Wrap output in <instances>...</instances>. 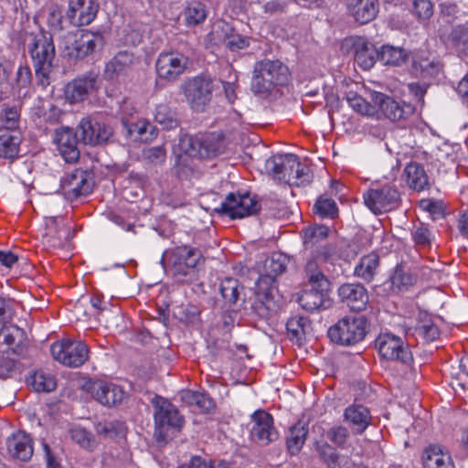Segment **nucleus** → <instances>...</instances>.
<instances>
[{
  "instance_id": "57",
  "label": "nucleus",
  "mask_w": 468,
  "mask_h": 468,
  "mask_svg": "<svg viewBox=\"0 0 468 468\" xmlns=\"http://www.w3.org/2000/svg\"><path fill=\"white\" fill-rule=\"evenodd\" d=\"M95 431L105 438H112L122 434L123 427L120 422H98L95 424Z\"/></svg>"
},
{
  "instance_id": "38",
  "label": "nucleus",
  "mask_w": 468,
  "mask_h": 468,
  "mask_svg": "<svg viewBox=\"0 0 468 468\" xmlns=\"http://www.w3.org/2000/svg\"><path fill=\"white\" fill-rule=\"evenodd\" d=\"M379 267V256L375 252L365 255L355 268V274L366 282H370Z\"/></svg>"
},
{
  "instance_id": "42",
  "label": "nucleus",
  "mask_w": 468,
  "mask_h": 468,
  "mask_svg": "<svg viewBox=\"0 0 468 468\" xmlns=\"http://www.w3.org/2000/svg\"><path fill=\"white\" fill-rule=\"evenodd\" d=\"M378 59L385 65L399 66L406 61L407 52L401 48L384 45L378 51Z\"/></svg>"
},
{
  "instance_id": "32",
  "label": "nucleus",
  "mask_w": 468,
  "mask_h": 468,
  "mask_svg": "<svg viewBox=\"0 0 468 468\" xmlns=\"http://www.w3.org/2000/svg\"><path fill=\"white\" fill-rule=\"evenodd\" d=\"M73 43L70 41L69 44ZM78 59L84 58L92 54L97 48H102L104 44L103 37L99 33L84 31L80 35L77 34Z\"/></svg>"
},
{
  "instance_id": "8",
  "label": "nucleus",
  "mask_w": 468,
  "mask_h": 468,
  "mask_svg": "<svg viewBox=\"0 0 468 468\" xmlns=\"http://www.w3.org/2000/svg\"><path fill=\"white\" fill-rule=\"evenodd\" d=\"M152 404L154 409V435L158 441H166L170 431H178L182 428L184 419L176 406L160 396H154Z\"/></svg>"
},
{
  "instance_id": "18",
  "label": "nucleus",
  "mask_w": 468,
  "mask_h": 468,
  "mask_svg": "<svg viewBox=\"0 0 468 468\" xmlns=\"http://www.w3.org/2000/svg\"><path fill=\"white\" fill-rule=\"evenodd\" d=\"M188 144L185 152L189 156L199 158H211L222 153L224 145L219 136L209 134L202 138H187L182 140V144Z\"/></svg>"
},
{
  "instance_id": "34",
  "label": "nucleus",
  "mask_w": 468,
  "mask_h": 468,
  "mask_svg": "<svg viewBox=\"0 0 468 468\" xmlns=\"http://www.w3.org/2000/svg\"><path fill=\"white\" fill-rule=\"evenodd\" d=\"M408 186L418 192L428 189L429 178L422 167L418 163L412 162L407 165L404 169Z\"/></svg>"
},
{
  "instance_id": "23",
  "label": "nucleus",
  "mask_w": 468,
  "mask_h": 468,
  "mask_svg": "<svg viewBox=\"0 0 468 468\" xmlns=\"http://www.w3.org/2000/svg\"><path fill=\"white\" fill-rule=\"evenodd\" d=\"M60 190L63 196L72 201L90 191L87 182V175L83 170L76 169L67 174L60 183Z\"/></svg>"
},
{
  "instance_id": "10",
  "label": "nucleus",
  "mask_w": 468,
  "mask_h": 468,
  "mask_svg": "<svg viewBox=\"0 0 468 468\" xmlns=\"http://www.w3.org/2000/svg\"><path fill=\"white\" fill-rule=\"evenodd\" d=\"M367 333V320L364 316H346L328 329L331 341L342 346L359 343Z\"/></svg>"
},
{
  "instance_id": "49",
  "label": "nucleus",
  "mask_w": 468,
  "mask_h": 468,
  "mask_svg": "<svg viewBox=\"0 0 468 468\" xmlns=\"http://www.w3.org/2000/svg\"><path fill=\"white\" fill-rule=\"evenodd\" d=\"M411 237L415 245L421 249L429 248L433 240L430 229L422 222L415 224L411 229Z\"/></svg>"
},
{
  "instance_id": "9",
  "label": "nucleus",
  "mask_w": 468,
  "mask_h": 468,
  "mask_svg": "<svg viewBox=\"0 0 468 468\" xmlns=\"http://www.w3.org/2000/svg\"><path fill=\"white\" fill-rule=\"evenodd\" d=\"M168 271L179 281L191 280L203 256L198 249L186 245L175 248L166 258Z\"/></svg>"
},
{
  "instance_id": "63",
  "label": "nucleus",
  "mask_w": 468,
  "mask_h": 468,
  "mask_svg": "<svg viewBox=\"0 0 468 468\" xmlns=\"http://www.w3.org/2000/svg\"><path fill=\"white\" fill-rule=\"evenodd\" d=\"M31 71L28 67L20 66L16 72V83L19 87H26L30 83Z\"/></svg>"
},
{
  "instance_id": "55",
  "label": "nucleus",
  "mask_w": 468,
  "mask_h": 468,
  "mask_svg": "<svg viewBox=\"0 0 468 468\" xmlns=\"http://www.w3.org/2000/svg\"><path fill=\"white\" fill-rule=\"evenodd\" d=\"M143 158L153 165H162L166 158V151L163 145L150 146L143 150Z\"/></svg>"
},
{
  "instance_id": "37",
  "label": "nucleus",
  "mask_w": 468,
  "mask_h": 468,
  "mask_svg": "<svg viewBox=\"0 0 468 468\" xmlns=\"http://www.w3.org/2000/svg\"><path fill=\"white\" fill-rule=\"evenodd\" d=\"M127 134L134 141L150 142L156 137L155 128L147 121L141 120L136 122L128 123L123 122Z\"/></svg>"
},
{
  "instance_id": "61",
  "label": "nucleus",
  "mask_w": 468,
  "mask_h": 468,
  "mask_svg": "<svg viewBox=\"0 0 468 468\" xmlns=\"http://www.w3.org/2000/svg\"><path fill=\"white\" fill-rule=\"evenodd\" d=\"M178 468H213L210 460L204 459L200 456H193L189 463L180 465Z\"/></svg>"
},
{
  "instance_id": "20",
  "label": "nucleus",
  "mask_w": 468,
  "mask_h": 468,
  "mask_svg": "<svg viewBox=\"0 0 468 468\" xmlns=\"http://www.w3.org/2000/svg\"><path fill=\"white\" fill-rule=\"evenodd\" d=\"M251 419L254 422L250 430L253 441L260 445L266 446L278 439L279 434L273 427V419L270 413L257 410L252 414Z\"/></svg>"
},
{
  "instance_id": "52",
  "label": "nucleus",
  "mask_w": 468,
  "mask_h": 468,
  "mask_svg": "<svg viewBox=\"0 0 468 468\" xmlns=\"http://www.w3.org/2000/svg\"><path fill=\"white\" fill-rule=\"evenodd\" d=\"M390 282L393 288L401 291L407 290L409 286L412 285L414 278L409 271H406L403 267L397 266L390 277Z\"/></svg>"
},
{
  "instance_id": "45",
  "label": "nucleus",
  "mask_w": 468,
  "mask_h": 468,
  "mask_svg": "<svg viewBox=\"0 0 468 468\" xmlns=\"http://www.w3.org/2000/svg\"><path fill=\"white\" fill-rule=\"evenodd\" d=\"M207 15L206 5L197 1L188 3L184 12L185 20L188 26H196L202 23L206 19Z\"/></svg>"
},
{
  "instance_id": "39",
  "label": "nucleus",
  "mask_w": 468,
  "mask_h": 468,
  "mask_svg": "<svg viewBox=\"0 0 468 468\" xmlns=\"http://www.w3.org/2000/svg\"><path fill=\"white\" fill-rule=\"evenodd\" d=\"M154 121L165 130H172L178 126L177 113L166 103H160L156 106Z\"/></svg>"
},
{
  "instance_id": "46",
  "label": "nucleus",
  "mask_w": 468,
  "mask_h": 468,
  "mask_svg": "<svg viewBox=\"0 0 468 468\" xmlns=\"http://www.w3.org/2000/svg\"><path fill=\"white\" fill-rule=\"evenodd\" d=\"M310 327V322L306 317L295 315L286 323V329L292 339L301 340Z\"/></svg>"
},
{
  "instance_id": "60",
  "label": "nucleus",
  "mask_w": 468,
  "mask_h": 468,
  "mask_svg": "<svg viewBox=\"0 0 468 468\" xmlns=\"http://www.w3.org/2000/svg\"><path fill=\"white\" fill-rule=\"evenodd\" d=\"M16 363L14 359L9 357H0V378L5 379L12 377L13 372L16 370Z\"/></svg>"
},
{
  "instance_id": "13",
  "label": "nucleus",
  "mask_w": 468,
  "mask_h": 468,
  "mask_svg": "<svg viewBox=\"0 0 468 468\" xmlns=\"http://www.w3.org/2000/svg\"><path fill=\"white\" fill-rule=\"evenodd\" d=\"M190 59L179 52H162L155 62L157 79L166 83L176 81L188 68Z\"/></svg>"
},
{
  "instance_id": "28",
  "label": "nucleus",
  "mask_w": 468,
  "mask_h": 468,
  "mask_svg": "<svg viewBox=\"0 0 468 468\" xmlns=\"http://www.w3.org/2000/svg\"><path fill=\"white\" fill-rule=\"evenodd\" d=\"M97 77L89 74L83 78H79L68 83L65 88V97L71 103L83 101L90 90L95 88Z\"/></svg>"
},
{
  "instance_id": "47",
  "label": "nucleus",
  "mask_w": 468,
  "mask_h": 468,
  "mask_svg": "<svg viewBox=\"0 0 468 468\" xmlns=\"http://www.w3.org/2000/svg\"><path fill=\"white\" fill-rule=\"evenodd\" d=\"M30 384L37 392H50L57 387L55 378L43 371L35 372L31 377Z\"/></svg>"
},
{
  "instance_id": "4",
  "label": "nucleus",
  "mask_w": 468,
  "mask_h": 468,
  "mask_svg": "<svg viewBox=\"0 0 468 468\" xmlns=\"http://www.w3.org/2000/svg\"><path fill=\"white\" fill-rule=\"evenodd\" d=\"M303 245L311 255L308 261H314L319 267L325 270L335 268V262L340 258V250L337 243L321 244L329 234V228L324 225H314L303 230Z\"/></svg>"
},
{
  "instance_id": "19",
  "label": "nucleus",
  "mask_w": 468,
  "mask_h": 468,
  "mask_svg": "<svg viewBox=\"0 0 468 468\" xmlns=\"http://www.w3.org/2000/svg\"><path fill=\"white\" fill-rule=\"evenodd\" d=\"M371 100L377 105V109L380 110L388 119L393 122L408 118L414 111L411 104L397 101L381 92H373Z\"/></svg>"
},
{
  "instance_id": "11",
  "label": "nucleus",
  "mask_w": 468,
  "mask_h": 468,
  "mask_svg": "<svg viewBox=\"0 0 468 468\" xmlns=\"http://www.w3.org/2000/svg\"><path fill=\"white\" fill-rule=\"evenodd\" d=\"M363 199L366 207L375 215L396 209L401 201L398 188L390 185L369 188L363 194Z\"/></svg>"
},
{
  "instance_id": "59",
  "label": "nucleus",
  "mask_w": 468,
  "mask_h": 468,
  "mask_svg": "<svg viewBox=\"0 0 468 468\" xmlns=\"http://www.w3.org/2000/svg\"><path fill=\"white\" fill-rule=\"evenodd\" d=\"M413 12L419 18L427 19L432 15V5L429 0H410Z\"/></svg>"
},
{
  "instance_id": "2",
  "label": "nucleus",
  "mask_w": 468,
  "mask_h": 468,
  "mask_svg": "<svg viewBox=\"0 0 468 468\" xmlns=\"http://www.w3.org/2000/svg\"><path fill=\"white\" fill-rule=\"evenodd\" d=\"M289 263V258L282 253H273L267 258L263 263V274L259 278V290L257 301L253 303V309L261 316L268 314L270 311L274 310L276 304L274 302L272 283L275 278L286 271Z\"/></svg>"
},
{
  "instance_id": "54",
  "label": "nucleus",
  "mask_w": 468,
  "mask_h": 468,
  "mask_svg": "<svg viewBox=\"0 0 468 468\" xmlns=\"http://www.w3.org/2000/svg\"><path fill=\"white\" fill-rule=\"evenodd\" d=\"M185 399L190 403L197 405L201 410L210 412L215 408L214 400L207 394L199 392H186Z\"/></svg>"
},
{
  "instance_id": "31",
  "label": "nucleus",
  "mask_w": 468,
  "mask_h": 468,
  "mask_svg": "<svg viewBox=\"0 0 468 468\" xmlns=\"http://www.w3.org/2000/svg\"><path fill=\"white\" fill-rule=\"evenodd\" d=\"M134 56L128 50L118 52L105 66V74L110 79L127 75L133 68Z\"/></svg>"
},
{
  "instance_id": "56",
  "label": "nucleus",
  "mask_w": 468,
  "mask_h": 468,
  "mask_svg": "<svg viewBox=\"0 0 468 468\" xmlns=\"http://www.w3.org/2000/svg\"><path fill=\"white\" fill-rule=\"evenodd\" d=\"M70 41H77V34L67 32L61 37L60 43L58 45L59 49L61 50L64 57H67L70 59H78V46L74 42L69 44Z\"/></svg>"
},
{
  "instance_id": "48",
  "label": "nucleus",
  "mask_w": 468,
  "mask_h": 468,
  "mask_svg": "<svg viewBox=\"0 0 468 468\" xmlns=\"http://www.w3.org/2000/svg\"><path fill=\"white\" fill-rule=\"evenodd\" d=\"M346 100L351 108L360 114L373 116L377 112V105L367 102L364 98L356 92H348Z\"/></svg>"
},
{
  "instance_id": "6",
  "label": "nucleus",
  "mask_w": 468,
  "mask_h": 468,
  "mask_svg": "<svg viewBox=\"0 0 468 468\" xmlns=\"http://www.w3.org/2000/svg\"><path fill=\"white\" fill-rule=\"evenodd\" d=\"M290 71L280 60L263 59L255 63L251 80V90L267 97L278 86L288 83Z\"/></svg>"
},
{
  "instance_id": "21",
  "label": "nucleus",
  "mask_w": 468,
  "mask_h": 468,
  "mask_svg": "<svg viewBox=\"0 0 468 468\" xmlns=\"http://www.w3.org/2000/svg\"><path fill=\"white\" fill-rule=\"evenodd\" d=\"M98 10L97 0H69L68 16L73 26H87L94 20Z\"/></svg>"
},
{
  "instance_id": "43",
  "label": "nucleus",
  "mask_w": 468,
  "mask_h": 468,
  "mask_svg": "<svg viewBox=\"0 0 468 468\" xmlns=\"http://www.w3.org/2000/svg\"><path fill=\"white\" fill-rule=\"evenodd\" d=\"M18 137L8 130L0 131V157L13 158L18 153Z\"/></svg>"
},
{
  "instance_id": "26",
  "label": "nucleus",
  "mask_w": 468,
  "mask_h": 468,
  "mask_svg": "<svg viewBox=\"0 0 468 468\" xmlns=\"http://www.w3.org/2000/svg\"><path fill=\"white\" fill-rule=\"evenodd\" d=\"M24 332L17 326H4L0 330V352L23 355L26 346L23 344Z\"/></svg>"
},
{
  "instance_id": "12",
  "label": "nucleus",
  "mask_w": 468,
  "mask_h": 468,
  "mask_svg": "<svg viewBox=\"0 0 468 468\" xmlns=\"http://www.w3.org/2000/svg\"><path fill=\"white\" fill-rule=\"evenodd\" d=\"M51 355L55 360L69 367H79L89 357L88 346L80 341L63 339L51 346Z\"/></svg>"
},
{
  "instance_id": "50",
  "label": "nucleus",
  "mask_w": 468,
  "mask_h": 468,
  "mask_svg": "<svg viewBox=\"0 0 468 468\" xmlns=\"http://www.w3.org/2000/svg\"><path fill=\"white\" fill-rule=\"evenodd\" d=\"M69 433L72 441L83 449L91 451L97 445L94 436L84 428L74 427L70 429Z\"/></svg>"
},
{
  "instance_id": "44",
  "label": "nucleus",
  "mask_w": 468,
  "mask_h": 468,
  "mask_svg": "<svg viewBox=\"0 0 468 468\" xmlns=\"http://www.w3.org/2000/svg\"><path fill=\"white\" fill-rule=\"evenodd\" d=\"M422 315L424 318L414 326V334L428 342L436 340L440 335L438 326L426 314Z\"/></svg>"
},
{
  "instance_id": "24",
  "label": "nucleus",
  "mask_w": 468,
  "mask_h": 468,
  "mask_svg": "<svg viewBox=\"0 0 468 468\" xmlns=\"http://www.w3.org/2000/svg\"><path fill=\"white\" fill-rule=\"evenodd\" d=\"M6 449L12 458L27 462L34 452L33 440L25 431L15 432L6 439Z\"/></svg>"
},
{
  "instance_id": "62",
  "label": "nucleus",
  "mask_w": 468,
  "mask_h": 468,
  "mask_svg": "<svg viewBox=\"0 0 468 468\" xmlns=\"http://www.w3.org/2000/svg\"><path fill=\"white\" fill-rule=\"evenodd\" d=\"M62 14L58 9H52L49 11L48 17V26L54 30H62Z\"/></svg>"
},
{
  "instance_id": "16",
  "label": "nucleus",
  "mask_w": 468,
  "mask_h": 468,
  "mask_svg": "<svg viewBox=\"0 0 468 468\" xmlns=\"http://www.w3.org/2000/svg\"><path fill=\"white\" fill-rule=\"evenodd\" d=\"M261 208L259 202L249 194L236 196L230 193L219 207L215 208L218 214L231 218H241L256 214Z\"/></svg>"
},
{
  "instance_id": "29",
  "label": "nucleus",
  "mask_w": 468,
  "mask_h": 468,
  "mask_svg": "<svg viewBox=\"0 0 468 468\" xmlns=\"http://www.w3.org/2000/svg\"><path fill=\"white\" fill-rule=\"evenodd\" d=\"M423 468H454L451 455L441 445L431 444L422 453Z\"/></svg>"
},
{
  "instance_id": "14",
  "label": "nucleus",
  "mask_w": 468,
  "mask_h": 468,
  "mask_svg": "<svg viewBox=\"0 0 468 468\" xmlns=\"http://www.w3.org/2000/svg\"><path fill=\"white\" fill-rule=\"evenodd\" d=\"M375 347L379 356L387 360L410 364L413 358L403 340L391 333L380 334L375 340Z\"/></svg>"
},
{
  "instance_id": "51",
  "label": "nucleus",
  "mask_w": 468,
  "mask_h": 468,
  "mask_svg": "<svg viewBox=\"0 0 468 468\" xmlns=\"http://www.w3.org/2000/svg\"><path fill=\"white\" fill-rule=\"evenodd\" d=\"M414 68L417 71H420L421 77H435L441 70V65L440 62L428 58H420L414 62Z\"/></svg>"
},
{
  "instance_id": "64",
  "label": "nucleus",
  "mask_w": 468,
  "mask_h": 468,
  "mask_svg": "<svg viewBox=\"0 0 468 468\" xmlns=\"http://www.w3.org/2000/svg\"><path fill=\"white\" fill-rule=\"evenodd\" d=\"M3 117L5 119L7 130L14 128L18 120V112L15 108L3 109Z\"/></svg>"
},
{
  "instance_id": "25",
  "label": "nucleus",
  "mask_w": 468,
  "mask_h": 468,
  "mask_svg": "<svg viewBox=\"0 0 468 468\" xmlns=\"http://www.w3.org/2000/svg\"><path fill=\"white\" fill-rule=\"evenodd\" d=\"M341 301L353 311H362L368 303V294L364 286L358 283H345L338 289Z\"/></svg>"
},
{
  "instance_id": "17",
  "label": "nucleus",
  "mask_w": 468,
  "mask_h": 468,
  "mask_svg": "<svg viewBox=\"0 0 468 468\" xmlns=\"http://www.w3.org/2000/svg\"><path fill=\"white\" fill-rule=\"evenodd\" d=\"M86 388L91 397L104 406H115L125 398V392L120 386L103 380L90 381Z\"/></svg>"
},
{
  "instance_id": "41",
  "label": "nucleus",
  "mask_w": 468,
  "mask_h": 468,
  "mask_svg": "<svg viewBox=\"0 0 468 468\" xmlns=\"http://www.w3.org/2000/svg\"><path fill=\"white\" fill-rule=\"evenodd\" d=\"M308 430L301 422L296 423L290 429L289 436L287 437V448L291 454H297L303 448Z\"/></svg>"
},
{
  "instance_id": "7",
  "label": "nucleus",
  "mask_w": 468,
  "mask_h": 468,
  "mask_svg": "<svg viewBox=\"0 0 468 468\" xmlns=\"http://www.w3.org/2000/svg\"><path fill=\"white\" fill-rule=\"evenodd\" d=\"M218 89L216 81L204 74L186 78L180 86L188 106L197 112H205L207 110L213 93Z\"/></svg>"
},
{
  "instance_id": "3",
  "label": "nucleus",
  "mask_w": 468,
  "mask_h": 468,
  "mask_svg": "<svg viewBox=\"0 0 468 468\" xmlns=\"http://www.w3.org/2000/svg\"><path fill=\"white\" fill-rule=\"evenodd\" d=\"M25 41L33 61L36 75L42 87L49 84V73L55 58V46L51 34L39 30L28 33Z\"/></svg>"
},
{
  "instance_id": "15",
  "label": "nucleus",
  "mask_w": 468,
  "mask_h": 468,
  "mask_svg": "<svg viewBox=\"0 0 468 468\" xmlns=\"http://www.w3.org/2000/svg\"><path fill=\"white\" fill-rule=\"evenodd\" d=\"M80 142L92 146L104 144L113 136V129L93 117L82 118L78 125Z\"/></svg>"
},
{
  "instance_id": "27",
  "label": "nucleus",
  "mask_w": 468,
  "mask_h": 468,
  "mask_svg": "<svg viewBox=\"0 0 468 468\" xmlns=\"http://www.w3.org/2000/svg\"><path fill=\"white\" fill-rule=\"evenodd\" d=\"M344 420L352 427L354 433L362 434L370 425L372 417L367 407L354 404L345 410Z\"/></svg>"
},
{
  "instance_id": "53",
  "label": "nucleus",
  "mask_w": 468,
  "mask_h": 468,
  "mask_svg": "<svg viewBox=\"0 0 468 468\" xmlns=\"http://www.w3.org/2000/svg\"><path fill=\"white\" fill-rule=\"evenodd\" d=\"M314 209L322 218H334L338 212L335 202L328 197H320L314 204Z\"/></svg>"
},
{
  "instance_id": "36",
  "label": "nucleus",
  "mask_w": 468,
  "mask_h": 468,
  "mask_svg": "<svg viewBox=\"0 0 468 468\" xmlns=\"http://www.w3.org/2000/svg\"><path fill=\"white\" fill-rule=\"evenodd\" d=\"M316 450L319 458L327 468H346L349 464L348 456L340 455L336 450L327 442L318 444Z\"/></svg>"
},
{
  "instance_id": "30",
  "label": "nucleus",
  "mask_w": 468,
  "mask_h": 468,
  "mask_svg": "<svg viewBox=\"0 0 468 468\" xmlns=\"http://www.w3.org/2000/svg\"><path fill=\"white\" fill-rule=\"evenodd\" d=\"M220 293L227 304L238 309L245 303L244 287L233 278H226L220 283Z\"/></svg>"
},
{
  "instance_id": "35",
  "label": "nucleus",
  "mask_w": 468,
  "mask_h": 468,
  "mask_svg": "<svg viewBox=\"0 0 468 468\" xmlns=\"http://www.w3.org/2000/svg\"><path fill=\"white\" fill-rule=\"evenodd\" d=\"M378 59V50L373 44L359 39L355 44V60L364 69H371Z\"/></svg>"
},
{
  "instance_id": "58",
  "label": "nucleus",
  "mask_w": 468,
  "mask_h": 468,
  "mask_svg": "<svg viewBox=\"0 0 468 468\" xmlns=\"http://www.w3.org/2000/svg\"><path fill=\"white\" fill-rule=\"evenodd\" d=\"M327 438L337 446H344L349 438V431L346 427L335 426L326 431Z\"/></svg>"
},
{
  "instance_id": "40",
  "label": "nucleus",
  "mask_w": 468,
  "mask_h": 468,
  "mask_svg": "<svg viewBox=\"0 0 468 468\" xmlns=\"http://www.w3.org/2000/svg\"><path fill=\"white\" fill-rule=\"evenodd\" d=\"M449 41L460 58L468 57V26H458L452 28Z\"/></svg>"
},
{
  "instance_id": "1",
  "label": "nucleus",
  "mask_w": 468,
  "mask_h": 468,
  "mask_svg": "<svg viewBox=\"0 0 468 468\" xmlns=\"http://www.w3.org/2000/svg\"><path fill=\"white\" fill-rule=\"evenodd\" d=\"M319 267L316 261H308L304 271L310 288L304 289L297 297V302L303 309L308 312H314L321 308H328L330 300L328 290L330 282L326 278V272L334 271Z\"/></svg>"
},
{
  "instance_id": "33",
  "label": "nucleus",
  "mask_w": 468,
  "mask_h": 468,
  "mask_svg": "<svg viewBox=\"0 0 468 468\" xmlns=\"http://www.w3.org/2000/svg\"><path fill=\"white\" fill-rule=\"evenodd\" d=\"M348 7L357 22L367 24L372 21L378 13V1L352 0L348 3Z\"/></svg>"
},
{
  "instance_id": "5",
  "label": "nucleus",
  "mask_w": 468,
  "mask_h": 468,
  "mask_svg": "<svg viewBox=\"0 0 468 468\" xmlns=\"http://www.w3.org/2000/svg\"><path fill=\"white\" fill-rule=\"evenodd\" d=\"M265 169L274 179L290 186H300L309 183L312 178L310 168L292 154L270 157L265 162Z\"/></svg>"
},
{
  "instance_id": "22",
  "label": "nucleus",
  "mask_w": 468,
  "mask_h": 468,
  "mask_svg": "<svg viewBox=\"0 0 468 468\" xmlns=\"http://www.w3.org/2000/svg\"><path fill=\"white\" fill-rule=\"evenodd\" d=\"M54 142L67 163H74L80 158L77 147L80 142L79 133L71 128L61 127L55 131Z\"/></svg>"
}]
</instances>
